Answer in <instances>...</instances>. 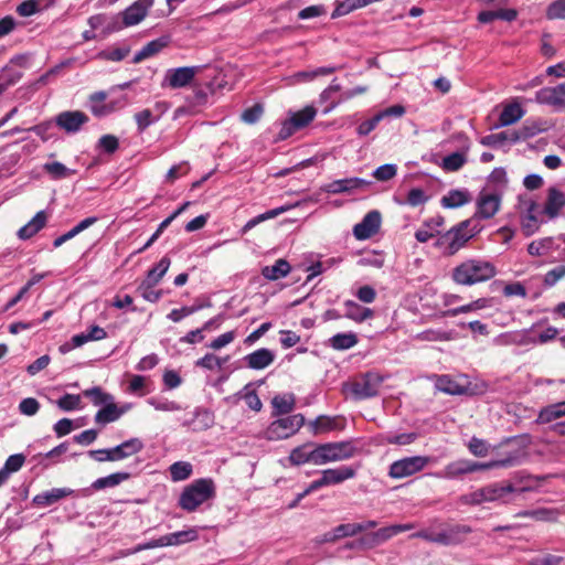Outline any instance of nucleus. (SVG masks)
I'll use <instances>...</instances> for the list:
<instances>
[{
    "mask_svg": "<svg viewBox=\"0 0 565 565\" xmlns=\"http://www.w3.org/2000/svg\"><path fill=\"white\" fill-rule=\"evenodd\" d=\"M495 274V267L490 262L468 259L452 269L451 278L458 285L471 286L489 280Z\"/></svg>",
    "mask_w": 565,
    "mask_h": 565,
    "instance_id": "f257e3e1",
    "label": "nucleus"
},
{
    "mask_svg": "<svg viewBox=\"0 0 565 565\" xmlns=\"http://www.w3.org/2000/svg\"><path fill=\"white\" fill-rule=\"evenodd\" d=\"M479 231L480 227L475 224V218L462 221L441 235L436 242V246L443 249L445 255H454Z\"/></svg>",
    "mask_w": 565,
    "mask_h": 565,
    "instance_id": "f03ea898",
    "label": "nucleus"
},
{
    "mask_svg": "<svg viewBox=\"0 0 565 565\" xmlns=\"http://www.w3.org/2000/svg\"><path fill=\"white\" fill-rule=\"evenodd\" d=\"M215 495V486L212 479H198L184 488L179 505L188 512L195 511L201 504Z\"/></svg>",
    "mask_w": 565,
    "mask_h": 565,
    "instance_id": "7ed1b4c3",
    "label": "nucleus"
},
{
    "mask_svg": "<svg viewBox=\"0 0 565 565\" xmlns=\"http://www.w3.org/2000/svg\"><path fill=\"white\" fill-rule=\"evenodd\" d=\"M525 488L516 489L511 483H502V482H493L487 484L468 495H466V502L470 504H482L484 502H500V503H509L511 501V495L516 491L523 492Z\"/></svg>",
    "mask_w": 565,
    "mask_h": 565,
    "instance_id": "20e7f679",
    "label": "nucleus"
},
{
    "mask_svg": "<svg viewBox=\"0 0 565 565\" xmlns=\"http://www.w3.org/2000/svg\"><path fill=\"white\" fill-rule=\"evenodd\" d=\"M518 211L521 230L526 237L534 235L541 225L547 222V218L542 215L539 203L529 195H519Z\"/></svg>",
    "mask_w": 565,
    "mask_h": 565,
    "instance_id": "39448f33",
    "label": "nucleus"
},
{
    "mask_svg": "<svg viewBox=\"0 0 565 565\" xmlns=\"http://www.w3.org/2000/svg\"><path fill=\"white\" fill-rule=\"evenodd\" d=\"M383 383V377L374 372H367L352 383L343 385L344 391L349 392L356 401L371 398L377 395Z\"/></svg>",
    "mask_w": 565,
    "mask_h": 565,
    "instance_id": "423d86ee",
    "label": "nucleus"
},
{
    "mask_svg": "<svg viewBox=\"0 0 565 565\" xmlns=\"http://www.w3.org/2000/svg\"><path fill=\"white\" fill-rule=\"evenodd\" d=\"M305 424L301 414L288 415L274 420L264 431L267 440H281L295 435Z\"/></svg>",
    "mask_w": 565,
    "mask_h": 565,
    "instance_id": "0eeeda50",
    "label": "nucleus"
},
{
    "mask_svg": "<svg viewBox=\"0 0 565 565\" xmlns=\"http://www.w3.org/2000/svg\"><path fill=\"white\" fill-rule=\"evenodd\" d=\"M471 530L467 525H452L439 532L420 531L413 534L414 537H420L427 542L437 543L441 545H455L465 539Z\"/></svg>",
    "mask_w": 565,
    "mask_h": 565,
    "instance_id": "6e6552de",
    "label": "nucleus"
},
{
    "mask_svg": "<svg viewBox=\"0 0 565 565\" xmlns=\"http://www.w3.org/2000/svg\"><path fill=\"white\" fill-rule=\"evenodd\" d=\"M317 109L312 105H308L301 110L290 113L288 119H286L280 127L278 137L285 140L292 136L297 130L307 127L316 117Z\"/></svg>",
    "mask_w": 565,
    "mask_h": 565,
    "instance_id": "1a4fd4ad",
    "label": "nucleus"
},
{
    "mask_svg": "<svg viewBox=\"0 0 565 565\" xmlns=\"http://www.w3.org/2000/svg\"><path fill=\"white\" fill-rule=\"evenodd\" d=\"M107 93L104 90L95 92L88 96V109L97 118H104L124 108L127 105V97L106 103Z\"/></svg>",
    "mask_w": 565,
    "mask_h": 565,
    "instance_id": "9d476101",
    "label": "nucleus"
},
{
    "mask_svg": "<svg viewBox=\"0 0 565 565\" xmlns=\"http://www.w3.org/2000/svg\"><path fill=\"white\" fill-rule=\"evenodd\" d=\"M430 461L426 456L405 457L391 463L388 476L393 479H403L422 471Z\"/></svg>",
    "mask_w": 565,
    "mask_h": 565,
    "instance_id": "9b49d317",
    "label": "nucleus"
},
{
    "mask_svg": "<svg viewBox=\"0 0 565 565\" xmlns=\"http://www.w3.org/2000/svg\"><path fill=\"white\" fill-rule=\"evenodd\" d=\"M288 460L292 466H302L306 463L321 466L323 465L321 445L312 441L305 443L290 451Z\"/></svg>",
    "mask_w": 565,
    "mask_h": 565,
    "instance_id": "f8f14e48",
    "label": "nucleus"
},
{
    "mask_svg": "<svg viewBox=\"0 0 565 565\" xmlns=\"http://www.w3.org/2000/svg\"><path fill=\"white\" fill-rule=\"evenodd\" d=\"M200 71L201 66L169 68L163 76L161 86L169 87L171 89L186 87L194 81Z\"/></svg>",
    "mask_w": 565,
    "mask_h": 565,
    "instance_id": "ddd939ff",
    "label": "nucleus"
},
{
    "mask_svg": "<svg viewBox=\"0 0 565 565\" xmlns=\"http://www.w3.org/2000/svg\"><path fill=\"white\" fill-rule=\"evenodd\" d=\"M321 445L322 462L323 465L333 461H341L352 458L356 448L352 441H335L326 443Z\"/></svg>",
    "mask_w": 565,
    "mask_h": 565,
    "instance_id": "4468645a",
    "label": "nucleus"
},
{
    "mask_svg": "<svg viewBox=\"0 0 565 565\" xmlns=\"http://www.w3.org/2000/svg\"><path fill=\"white\" fill-rule=\"evenodd\" d=\"M501 205V194L483 189L477 199L475 218L489 220L493 217Z\"/></svg>",
    "mask_w": 565,
    "mask_h": 565,
    "instance_id": "2eb2a0df",
    "label": "nucleus"
},
{
    "mask_svg": "<svg viewBox=\"0 0 565 565\" xmlns=\"http://www.w3.org/2000/svg\"><path fill=\"white\" fill-rule=\"evenodd\" d=\"M54 121L61 130L68 135H74L89 121V117L81 110H65L57 114Z\"/></svg>",
    "mask_w": 565,
    "mask_h": 565,
    "instance_id": "dca6fc26",
    "label": "nucleus"
},
{
    "mask_svg": "<svg viewBox=\"0 0 565 565\" xmlns=\"http://www.w3.org/2000/svg\"><path fill=\"white\" fill-rule=\"evenodd\" d=\"M535 100L539 104L548 105L555 110L565 109V83L539 89L535 93Z\"/></svg>",
    "mask_w": 565,
    "mask_h": 565,
    "instance_id": "f3484780",
    "label": "nucleus"
},
{
    "mask_svg": "<svg viewBox=\"0 0 565 565\" xmlns=\"http://www.w3.org/2000/svg\"><path fill=\"white\" fill-rule=\"evenodd\" d=\"M414 529V525L412 523L407 524H394L385 527H381L375 532H372L370 534H366L362 536V543L366 544L369 547L373 548L393 536L406 532Z\"/></svg>",
    "mask_w": 565,
    "mask_h": 565,
    "instance_id": "a211bd4d",
    "label": "nucleus"
},
{
    "mask_svg": "<svg viewBox=\"0 0 565 565\" xmlns=\"http://www.w3.org/2000/svg\"><path fill=\"white\" fill-rule=\"evenodd\" d=\"M565 207V193L555 186H550L546 191V200L542 207V215L547 221L555 220L562 215Z\"/></svg>",
    "mask_w": 565,
    "mask_h": 565,
    "instance_id": "6ab92c4d",
    "label": "nucleus"
},
{
    "mask_svg": "<svg viewBox=\"0 0 565 565\" xmlns=\"http://www.w3.org/2000/svg\"><path fill=\"white\" fill-rule=\"evenodd\" d=\"M154 0H136L124 11L120 12L122 17V24L127 28L139 24L148 14V11L153 6Z\"/></svg>",
    "mask_w": 565,
    "mask_h": 565,
    "instance_id": "aec40b11",
    "label": "nucleus"
},
{
    "mask_svg": "<svg viewBox=\"0 0 565 565\" xmlns=\"http://www.w3.org/2000/svg\"><path fill=\"white\" fill-rule=\"evenodd\" d=\"M382 216L376 210L370 211L363 220L353 227L356 239L364 241L375 235L381 227Z\"/></svg>",
    "mask_w": 565,
    "mask_h": 565,
    "instance_id": "412c9836",
    "label": "nucleus"
},
{
    "mask_svg": "<svg viewBox=\"0 0 565 565\" xmlns=\"http://www.w3.org/2000/svg\"><path fill=\"white\" fill-rule=\"evenodd\" d=\"M130 476L131 475L129 472L119 471L106 477L98 478L90 484V487L77 490V497H89L92 495L94 490L98 491L106 488H114L120 484L121 482L128 480Z\"/></svg>",
    "mask_w": 565,
    "mask_h": 565,
    "instance_id": "4be33fe9",
    "label": "nucleus"
},
{
    "mask_svg": "<svg viewBox=\"0 0 565 565\" xmlns=\"http://www.w3.org/2000/svg\"><path fill=\"white\" fill-rule=\"evenodd\" d=\"M371 182L361 178H347L334 180L321 186V191L329 194L351 193L356 189H363L370 185Z\"/></svg>",
    "mask_w": 565,
    "mask_h": 565,
    "instance_id": "5701e85b",
    "label": "nucleus"
},
{
    "mask_svg": "<svg viewBox=\"0 0 565 565\" xmlns=\"http://www.w3.org/2000/svg\"><path fill=\"white\" fill-rule=\"evenodd\" d=\"M479 470H484L483 462L460 459L448 463L443 471V476L448 479H455L459 476L471 473Z\"/></svg>",
    "mask_w": 565,
    "mask_h": 565,
    "instance_id": "b1692460",
    "label": "nucleus"
},
{
    "mask_svg": "<svg viewBox=\"0 0 565 565\" xmlns=\"http://www.w3.org/2000/svg\"><path fill=\"white\" fill-rule=\"evenodd\" d=\"M75 495L77 491L70 488H53L49 491L41 492L33 498V503L38 507H50L63 498Z\"/></svg>",
    "mask_w": 565,
    "mask_h": 565,
    "instance_id": "393cba45",
    "label": "nucleus"
},
{
    "mask_svg": "<svg viewBox=\"0 0 565 565\" xmlns=\"http://www.w3.org/2000/svg\"><path fill=\"white\" fill-rule=\"evenodd\" d=\"M145 445L141 439L134 437L122 441L111 448L113 461L127 459L143 449Z\"/></svg>",
    "mask_w": 565,
    "mask_h": 565,
    "instance_id": "a878e982",
    "label": "nucleus"
},
{
    "mask_svg": "<svg viewBox=\"0 0 565 565\" xmlns=\"http://www.w3.org/2000/svg\"><path fill=\"white\" fill-rule=\"evenodd\" d=\"M214 425V414L207 408L198 407L193 413V417L183 422V426L191 427L194 431H202Z\"/></svg>",
    "mask_w": 565,
    "mask_h": 565,
    "instance_id": "bb28decb",
    "label": "nucleus"
},
{
    "mask_svg": "<svg viewBox=\"0 0 565 565\" xmlns=\"http://www.w3.org/2000/svg\"><path fill=\"white\" fill-rule=\"evenodd\" d=\"M246 365L252 370H263L269 366L275 360V353L266 348L258 349L245 358Z\"/></svg>",
    "mask_w": 565,
    "mask_h": 565,
    "instance_id": "cd10ccee",
    "label": "nucleus"
},
{
    "mask_svg": "<svg viewBox=\"0 0 565 565\" xmlns=\"http://www.w3.org/2000/svg\"><path fill=\"white\" fill-rule=\"evenodd\" d=\"M47 215L45 211H39L31 221L22 226L17 235L20 239L26 241L38 234L46 224Z\"/></svg>",
    "mask_w": 565,
    "mask_h": 565,
    "instance_id": "c85d7f7f",
    "label": "nucleus"
},
{
    "mask_svg": "<svg viewBox=\"0 0 565 565\" xmlns=\"http://www.w3.org/2000/svg\"><path fill=\"white\" fill-rule=\"evenodd\" d=\"M526 457V452L523 449H516L508 452L503 458L491 460L489 462H483V469H494V468H511L520 465L523 459Z\"/></svg>",
    "mask_w": 565,
    "mask_h": 565,
    "instance_id": "c756f323",
    "label": "nucleus"
},
{
    "mask_svg": "<svg viewBox=\"0 0 565 565\" xmlns=\"http://www.w3.org/2000/svg\"><path fill=\"white\" fill-rule=\"evenodd\" d=\"M562 417H565V401L553 403L541 408L535 423L540 425L550 424Z\"/></svg>",
    "mask_w": 565,
    "mask_h": 565,
    "instance_id": "7c9ffc66",
    "label": "nucleus"
},
{
    "mask_svg": "<svg viewBox=\"0 0 565 565\" xmlns=\"http://www.w3.org/2000/svg\"><path fill=\"white\" fill-rule=\"evenodd\" d=\"M322 477L327 486L338 484L356 475V470L352 467L342 466L333 469H326L322 471Z\"/></svg>",
    "mask_w": 565,
    "mask_h": 565,
    "instance_id": "2f4dec72",
    "label": "nucleus"
},
{
    "mask_svg": "<svg viewBox=\"0 0 565 565\" xmlns=\"http://www.w3.org/2000/svg\"><path fill=\"white\" fill-rule=\"evenodd\" d=\"M163 539L166 546H178L196 541L199 539V532L195 527H190L163 535Z\"/></svg>",
    "mask_w": 565,
    "mask_h": 565,
    "instance_id": "473e14b6",
    "label": "nucleus"
},
{
    "mask_svg": "<svg viewBox=\"0 0 565 565\" xmlns=\"http://www.w3.org/2000/svg\"><path fill=\"white\" fill-rule=\"evenodd\" d=\"M471 201V195L468 190H450L441 198V205L445 209L460 207Z\"/></svg>",
    "mask_w": 565,
    "mask_h": 565,
    "instance_id": "72a5a7b5",
    "label": "nucleus"
},
{
    "mask_svg": "<svg viewBox=\"0 0 565 565\" xmlns=\"http://www.w3.org/2000/svg\"><path fill=\"white\" fill-rule=\"evenodd\" d=\"M291 209V205H282L276 209L268 210L253 218H250L241 230V234L245 235L248 231L257 226L258 224L275 218L279 216L280 214L289 211Z\"/></svg>",
    "mask_w": 565,
    "mask_h": 565,
    "instance_id": "f704fd0d",
    "label": "nucleus"
},
{
    "mask_svg": "<svg viewBox=\"0 0 565 565\" xmlns=\"http://www.w3.org/2000/svg\"><path fill=\"white\" fill-rule=\"evenodd\" d=\"M291 270L290 264L282 258H279L275 262L274 265L265 266L262 269V275L267 280H278L280 278L286 277Z\"/></svg>",
    "mask_w": 565,
    "mask_h": 565,
    "instance_id": "c9c22d12",
    "label": "nucleus"
},
{
    "mask_svg": "<svg viewBox=\"0 0 565 565\" xmlns=\"http://www.w3.org/2000/svg\"><path fill=\"white\" fill-rule=\"evenodd\" d=\"M345 313L344 317L355 321L363 322L373 317L374 312L370 308L362 307L353 300H347L344 302Z\"/></svg>",
    "mask_w": 565,
    "mask_h": 565,
    "instance_id": "e433bc0d",
    "label": "nucleus"
},
{
    "mask_svg": "<svg viewBox=\"0 0 565 565\" xmlns=\"http://www.w3.org/2000/svg\"><path fill=\"white\" fill-rule=\"evenodd\" d=\"M310 426L315 435L342 428L338 417H330L326 415L318 416L313 422L310 423Z\"/></svg>",
    "mask_w": 565,
    "mask_h": 565,
    "instance_id": "4c0bfd02",
    "label": "nucleus"
},
{
    "mask_svg": "<svg viewBox=\"0 0 565 565\" xmlns=\"http://www.w3.org/2000/svg\"><path fill=\"white\" fill-rule=\"evenodd\" d=\"M129 53L130 47L128 45L111 46L99 51L95 55V58L100 61L120 62L125 60Z\"/></svg>",
    "mask_w": 565,
    "mask_h": 565,
    "instance_id": "58836bf2",
    "label": "nucleus"
},
{
    "mask_svg": "<svg viewBox=\"0 0 565 565\" xmlns=\"http://www.w3.org/2000/svg\"><path fill=\"white\" fill-rule=\"evenodd\" d=\"M524 115V110L520 104L507 105L500 114L499 126H510L520 120Z\"/></svg>",
    "mask_w": 565,
    "mask_h": 565,
    "instance_id": "ea45409f",
    "label": "nucleus"
},
{
    "mask_svg": "<svg viewBox=\"0 0 565 565\" xmlns=\"http://www.w3.org/2000/svg\"><path fill=\"white\" fill-rule=\"evenodd\" d=\"M120 418V412L117 411V405L114 401L105 404L95 415L96 424L105 426L114 423Z\"/></svg>",
    "mask_w": 565,
    "mask_h": 565,
    "instance_id": "a19ab883",
    "label": "nucleus"
},
{
    "mask_svg": "<svg viewBox=\"0 0 565 565\" xmlns=\"http://www.w3.org/2000/svg\"><path fill=\"white\" fill-rule=\"evenodd\" d=\"M436 387L440 392L450 395H461L466 393V388L455 381L450 375H440L437 377Z\"/></svg>",
    "mask_w": 565,
    "mask_h": 565,
    "instance_id": "79ce46f5",
    "label": "nucleus"
},
{
    "mask_svg": "<svg viewBox=\"0 0 565 565\" xmlns=\"http://www.w3.org/2000/svg\"><path fill=\"white\" fill-rule=\"evenodd\" d=\"M505 142L515 143L514 135L512 130L501 131L498 134H491L482 137L480 143L486 147L498 148Z\"/></svg>",
    "mask_w": 565,
    "mask_h": 565,
    "instance_id": "37998d69",
    "label": "nucleus"
},
{
    "mask_svg": "<svg viewBox=\"0 0 565 565\" xmlns=\"http://www.w3.org/2000/svg\"><path fill=\"white\" fill-rule=\"evenodd\" d=\"M169 472L172 481H184L191 477L193 467L188 461H177L169 467Z\"/></svg>",
    "mask_w": 565,
    "mask_h": 565,
    "instance_id": "c03bdc74",
    "label": "nucleus"
},
{
    "mask_svg": "<svg viewBox=\"0 0 565 565\" xmlns=\"http://www.w3.org/2000/svg\"><path fill=\"white\" fill-rule=\"evenodd\" d=\"M271 405L274 408V415H285L289 414L295 406V397L294 395H276L271 399Z\"/></svg>",
    "mask_w": 565,
    "mask_h": 565,
    "instance_id": "a18cd8bd",
    "label": "nucleus"
},
{
    "mask_svg": "<svg viewBox=\"0 0 565 565\" xmlns=\"http://www.w3.org/2000/svg\"><path fill=\"white\" fill-rule=\"evenodd\" d=\"M358 343L355 333H337L330 339V345L335 350H348Z\"/></svg>",
    "mask_w": 565,
    "mask_h": 565,
    "instance_id": "49530a36",
    "label": "nucleus"
},
{
    "mask_svg": "<svg viewBox=\"0 0 565 565\" xmlns=\"http://www.w3.org/2000/svg\"><path fill=\"white\" fill-rule=\"evenodd\" d=\"M43 169L54 180L66 179L76 172L58 161L47 162L43 166Z\"/></svg>",
    "mask_w": 565,
    "mask_h": 565,
    "instance_id": "de8ad7c7",
    "label": "nucleus"
},
{
    "mask_svg": "<svg viewBox=\"0 0 565 565\" xmlns=\"http://www.w3.org/2000/svg\"><path fill=\"white\" fill-rule=\"evenodd\" d=\"M157 285L156 281H152L151 279H145L137 288V291L140 294V296L149 301V302H157L162 297V290H156L154 286Z\"/></svg>",
    "mask_w": 565,
    "mask_h": 565,
    "instance_id": "09e8293b",
    "label": "nucleus"
},
{
    "mask_svg": "<svg viewBox=\"0 0 565 565\" xmlns=\"http://www.w3.org/2000/svg\"><path fill=\"white\" fill-rule=\"evenodd\" d=\"M554 239L552 237H544L533 241L527 245V253L531 256H543L553 248Z\"/></svg>",
    "mask_w": 565,
    "mask_h": 565,
    "instance_id": "8fccbe9b",
    "label": "nucleus"
},
{
    "mask_svg": "<svg viewBox=\"0 0 565 565\" xmlns=\"http://www.w3.org/2000/svg\"><path fill=\"white\" fill-rule=\"evenodd\" d=\"M85 397H88L95 406H104L110 401H114V396L104 392L100 387L95 386L83 392Z\"/></svg>",
    "mask_w": 565,
    "mask_h": 565,
    "instance_id": "3c124183",
    "label": "nucleus"
},
{
    "mask_svg": "<svg viewBox=\"0 0 565 565\" xmlns=\"http://www.w3.org/2000/svg\"><path fill=\"white\" fill-rule=\"evenodd\" d=\"M466 161H467V159L463 153L452 152L443 159L441 167L445 171L454 172V171H458L459 169H461L463 167V164L466 163Z\"/></svg>",
    "mask_w": 565,
    "mask_h": 565,
    "instance_id": "603ef678",
    "label": "nucleus"
},
{
    "mask_svg": "<svg viewBox=\"0 0 565 565\" xmlns=\"http://www.w3.org/2000/svg\"><path fill=\"white\" fill-rule=\"evenodd\" d=\"M418 438L416 433L387 434L383 436V441L390 445L406 446L413 444Z\"/></svg>",
    "mask_w": 565,
    "mask_h": 565,
    "instance_id": "864d4df0",
    "label": "nucleus"
},
{
    "mask_svg": "<svg viewBox=\"0 0 565 565\" xmlns=\"http://www.w3.org/2000/svg\"><path fill=\"white\" fill-rule=\"evenodd\" d=\"M170 264L169 257H162L159 263L148 271L146 279H151L158 284L168 271Z\"/></svg>",
    "mask_w": 565,
    "mask_h": 565,
    "instance_id": "5fc2aeb1",
    "label": "nucleus"
},
{
    "mask_svg": "<svg viewBox=\"0 0 565 565\" xmlns=\"http://www.w3.org/2000/svg\"><path fill=\"white\" fill-rule=\"evenodd\" d=\"M416 338L418 340L429 341V342H435V341L443 342V341H449L452 339L450 332H447L444 330H434V329L425 330V331L418 333L416 335Z\"/></svg>",
    "mask_w": 565,
    "mask_h": 565,
    "instance_id": "6e6d98bb",
    "label": "nucleus"
},
{
    "mask_svg": "<svg viewBox=\"0 0 565 565\" xmlns=\"http://www.w3.org/2000/svg\"><path fill=\"white\" fill-rule=\"evenodd\" d=\"M227 359H221L212 353H206L195 362V365L212 371L215 369H222Z\"/></svg>",
    "mask_w": 565,
    "mask_h": 565,
    "instance_id": "4d7b16f0",
    "label": "nucleus"
},
{
    "mask_svg": "<svg viewBox=\"0 0 565 565\" xmlns=\"http://www.w3.org/2000/svg\"><path fill=\"white\" fill-rule=\"evenodd\" d=\"M158 119L159 117L153 116L152 111L148 108L135 114V120L139 132L145 131L150 125L156 122Z\"/></svg>",
    "mask_w": 565,
    "mask_h": 565,
    "instance_id": "13d9d810",
    "label": "nucleus"
},
{
    "mask_svg": "<svg viewBox=\"0 0 565 565\" xmlns=\"http://www.w3.org/2000/svg\"><path fill=\"white\" fill-rule=\"evenodd\" d=\"M360 8H363L361 0H343L335 7L331 17H342Z\"/></svg>",
    "mask_w": 565,
    "mask_h": 565,
    "instance_id": "bf43d9fd",
    "label": "nucleus"
},
{
    "mask_svg": "<svg viewBox=\"0 0 565 565\" xmlns=\"http://www.w3.org/2000/svg\"><path fill=\"white\" fill-rule=\"evenodd\" d=\"M148 403L154 409L162 411V412H177V411H181L182 409L180 404H178L174 401H169L167 398L151 397V398L148 399Z\"/></svg>",
    "mask_w": 565,
    "mask_h": 565,
    "instance_id": "052dcab7",
    "label": "nucleus"
},
{
    "mask_svg": "<svg viewBox=\"0 0 565 565\" xmlns=\"http://www.w3.org/2000/svg\"><path fill=\"white\" fill-rule=\"evenodd\" d=\"M97 148H100L105 153L113 154L119 148V140L114 135H103L97 142Z\"/></svg>",
    "mask_w": 565,
    "mask_h": 565,
    "instance_id": "680f3d73",
    "label": "nucleus"
},
{
    "mask_svg": "<svg viewBox=\"0 0 565 565\" xmlns=\"http://www.w3.org/2000/svg\"><path fill=\"white\" fill-rule=\"evenodd\" d=\"M512 131L514 135L515 142H518L520 140H526L531 137H534L541 131V129L537 127L536 124L525 122L522 127H520L519 129H514Z\"/></svg>",
    "mask_w": 565,
    "mask_h": 565,
    "instance_id": "e2e57ef3",
    "label": "nucleus"
},
{
    "mask_svg": "<svg viewBox=\"0 0 565 565\" xmlns=\"http://www.w3.org/2000/svg\"><path fill=\"white\" fill-rule=\"evenodd\" d=\"M564 277H565V265L556 266L545 274L544 279H543L544 286L551 288V287L555 286Z\"/></svg>",
    "mask_w": 565,
    "mask_h": 565,
    "instance_id": "0e129e2a",
    "label": "nucleus"
},
{
    "mask_svg": "<svg viewBox=\"0 0 565 565\" xmlns=\"http://www.w3.org/2000/svg\"><path fill=\"white\" fill-rule=\"evenodd\" d=\"M263 113H264L263 106L260 104H255L252 107L245 109L242 113L241 118L244 122L253 125V124H256L260 119Z\"/></svg>",
    "mask_w": 565,
    "mask_h": 565,
    "instance_id": "69168bd1",
    "label": "nucleus"
},
{
    "mask_svg": "<svg viewBox=\"0 0 565 565\" xmlns=\"http://www.w3.org/2000/svg\"><path fill=\"white\" fill-rule=\"evenodd\" d=\"M550 20L565 19V0H555L546 9Z\"/></svg>",
    "mask_w": 565,
    "mask_h": 565,
    "instance_id": "338daca9",
    "label": "nucleus"
},
{
    "mask_svg": "<svg viewBox=\"0 0 565 565\" xmlns=\"http://www.w3.org/2000/svg\"><path fill=\"white\" fill-rule=\"evenodd\" d=\"M565 562V558L554 554H546L533 558L530 565H561Z\"/></svg>",
    "mask_w": 565,
    "mask_h": 565,
    "instance_id": "774afa93",
    "label": "nucleus"
}]
</instances>
